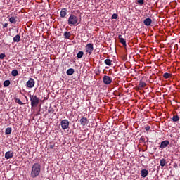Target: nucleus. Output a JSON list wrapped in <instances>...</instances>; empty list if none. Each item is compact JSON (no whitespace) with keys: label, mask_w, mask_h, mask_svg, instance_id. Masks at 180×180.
I'll list each match as a JSON object with an SVG mask.
<instances>
[{"label":"nucleus","mask_w":180,"mask_h":180,"mask_svg":"<svg viewBox=\"0 0 180 180\" xmlns=\"http://www.w3.org/2000/svg\"><path fill=\"white\" fill-rule=\"evenodd\" d=\"M150 129H151V127L150 126H147L145 128V130H146V131H148V130H150Z\"/></svg>","instance_id":"nucleus-34"},{"label":"nucleus","mask_w":180,"mask_h":180,"mask_svg":"<svg viewBox=\"0 0 180 180\" xmlns=\"http://www.w3.org/2000/svg\"><path fill=\"white\" fill-rule=\"evenodd\" d=\"M103 82L105 84V85H110L112 84V77L104 75L103 78Z\"/></svg>","instance_id":"nucleus-5"},{"label":"nucleus","mask_w":180,"mask_h":180,"mask_svg":"<svg viewBox=\"0 0 180 180\" xmlns=\"http://www.w3.org/2000/svg\"><path fill=\"white\" fill-rule=\"evenodd\" d=\"M160 167H165L167 165V160L165 158H162L160 161Z\"/></svg>","instance_id":"nucleus-17"},{"label":"nucleus","mask_w":180,"mask_h":180,"mask_svg":"<svg viewBox=\"0 0 180 180\" xmlns=\"http://www.w3.org/2000/svg\"><path fill=\"white\" fill-rule=\"evenodd\" d=\"M117 14L116 13H114L112 15V19H117Z\"/></svg>","instance_id":"nucleus-31"},{"label":"nucleus","mask_w":180,"mask_h":180,"mask_svg":"<svg viewBox=\"0 0 180 180\" xmlns=\"http://www.w3.org/2000/svg\"><path fill=\"white\" fill-rule=\"evenodd\" d=\"M30 98L32 108H37L39 103V99L37 96L30 94Z\"/></svg>","instance_id":"nucleus-2"},{"label":"nucleus","mask_w":180,"mask_h":180,"mask_svg":"<svg viewBox=\"0 0 180 180\" xmlns=\"http://www.w3.org/2000/svg\"><path fill=\"white\" fill-rule=\"evenodd\" d=\"M69 25H77L78 23V17L74 14H71L68 20Z\"/></svg>","instance_id":"nucleus-3"},{"label":"nucleus","mask_w":180,"mask_h":180,"mask_svg":"<svg viewBox=\"0 0 180 180\" xmlns=\"http://www.w3.org/2000/svg\"><path fill=\"white\" fill-rule=\"evenodd\" d=\"M5 57H6V56L5 55V53H1V54H0V59H1V60H4V58H5Z\"/></svg>","instance_id":"nucleus-30"},{"label":"nucleus","mask_w":180,"mask_h":180,"mask_svg":"<svg viewBox=\"0 0 180 180\" xmlns=\"http://www.w3.org/2000/svg\"><path fill=\"white\" fill-rule=\"evenodd\" d=\"M142 178H146L148 175V170L143 169L141 171Z\"/></svg>","instance_id":"nucleus-13"},{"label":"nucleus","mask_w":180,"mask_h":180,"mask_svg":"<svg viewBox=\"0 0 180 180\" xmlns=\"http://www.w3.org/2000/svg\"><path fill=\"white\" fill-rule=\"evenodd\" d=\"M11 85V81L9 80H5L4 82V86L8 87Z\"/></svg>","instance_id":"nucleus-23"},{"label":"nucleus","mask_w":180,"mask_h":180,"mask_svg":"<svg viewBox=\"0 0 180 180\" xmlns=\"http://www.w3.org/2000/svg\"><path fill=\"white\" fill-rule=\"evenodd\" d=\"M41 172V166L40 163H34L31 169L30 176L31 178H37L39 175H40V172Z\"/></svg>","instance_id":"nucleus-1"},{"label":"nucleus","mask_w":180,"mask_h":180,"mask_svg":"<svg viewBox=\"0 0 180 180\" xmlns=\"http://www.w3.org/2000/svg\"><path fill=\"white\" fill-rule=\"evenodd\" d=\"M5 158L6 160H11V158H13V151H8L5 153Z\"/></svg>","instance_id":"nucleus-10"},{"label":"nucleus","mask_w":180,"mask_h":180,"mask_svg":"<svg viewBox=\"0 0 180 180\" xmlns=\"http://www.w3.org/2000/svg\"><path fill=\"white\" fill-rule=\"evenodd\" d=\"M153 23V20L151 18H148L143 20V24L145 26H150Z\"/></svg>","instance_id":"nucleus-11"},{"label":"nucleus","mask_w":180,"mask_h":180,"mask_svg":"<svg viewBox=\"0 0 180 180\" xmlns=\"http://www.w3.org/2000/svg\"><path fill=\"white\" fill-rule=\"evenodd\" d=\"M105 64H106V65H109V67H110V65H112V60H110V59H106L104 61Z\"/></svg>","instance_id":"nucleus-22"},{"label":"nucleus","mask_w":180,"mask_h":180,"mask_svg":"<svg viewBox=\"0 0 180 180\" xmlns=\"http://www.w3.org/2000/svg\"><path fill=\"white\" fill-rule=\"evenodd\" d=\"M14 43H19L20 41V35L17 34L13 37Z\"/></svg>","instance_id":"nucleus-16"},{"label":"nucleus","mask_w":180,"mask_h":180,"mask_svg":"<svg viewBox=\"0 0 180 180\" xmlns=\"http://www.w3.org/2000/svg\"><path fill=\"white\" fill-rule=\"evenodd\" d=\"M15 103H18V105H23V103L19 98H15Z\"/></svg>","instance_id":"nucleus-28"},{"label":"nucleus","mask_w":180,"mask_h":180,"mask_svg":"<svg viewBox=\"0 0 180 180\" xmlns=\"http://www.w3.org/2000/svg\"><path fill=\"white\" fill-rule=\"evenodd\" d=\"M49 148H51L53 150V148H54V145H50Z\"/></svg>","instance_id":"nucleus-36"},{"label":"nucleus","mask_w":180,"mask_h":180,"mask_svg":"<svg viewBox=\"0 0 180 180\" xmlns=\"http://www.w3.org/2000/svg\"><path fill=\"white\" fill-rule=\"evenodd\" d=\"M84 56V51H79L77 55V58H82V56Z\"/></svg>","instance_id":"nucleus-25"},{"label":"nucleus","mask_w":180,"mask_h":180,"mask_svg":"<svg viewBox=\"0 0 180 180\" xmlns=\"http://www.w3.org/2000/svg\"><path fill=\"white\" fill-rule=\"evenodd\" d=\"M9 22H11V23H16V18L15 17L10 18Z\"/></svg>","instance_id":"nucleus-26"},{"label":"nucleus","mask_w":180,"mask_h":180,"mask_svg":"<svg viewBox=\"0 0 180 180\" xmlns=\"http://www.w3.org/2000/svg\"><path fill=\"white\" fill-rule=\"evenodd\" d=\"M66 74L68 75H72V74H74V69L72 68L68 69L66 72Z\"/></svg>","instance_id":"nucleus-21"},{"label":"nucleus","mask_w":180,"mask_h":180,"mask_svg":"<svg viewBox=\"0 0 180 180\" xmlns=\"http://www.w3.org/2000/svg\"><path fill=\"white\" fill-rule=\"evenodd\" d=\"M118 39L120 40V43H121V44H122L124 47H126V39L124 38H122V35H119Z\"/></svg>","instance_id":"nucleus-14"},{"label":"nucleus","mask_w":180,"mask_h":180,"mask_svg":"<svg viewBox=\"0 0 180 180\" xmlns=\"http://www.w3.org/2000/svg\"><path fill=\"white\" fill-rule=\"evenodd\" d=\"M35 84L36 82H34V79L33 78H30L26 83V86L27 88H34Z\"/></svg>","instance_id":"nucleus-7"},{"label":"nucleus","mask_w":180,"mask_h":180,"mask_svg":"<svg viewBox=\"0 0 180 180\" xmlns=\"http://www.w3.org/2000/svg\"><path fill=\"white\" fill-rule=\"evenodd\" d=\"M168 146H169V141L165 140L161 142L159 147L160 148L164 149V148H167Z\"/></svg>","instance_id":"nucleus-8"},{"label":"nucleus","mask_w":180,"mask_h":180,"mask_svg":"<svg viewBox=\"0 0 180 180\" xmlns=\"http://www.w3.org/2000/svg\"><path fill=\"white\" fill-rule=\"evenodd\" d=\"M3 27H8V23H5L3 25Z\"/></svg>","instance_id":"nucleus-35"},{"label":"nucleus","mask_w":180,"mask_h":180,"mask_svg":"<svg viewBox=\"0 0 180 180\" xmlns=\"http://www.w3.org/2000/svg\"><path fill=\"white\" fill-rule=\"evenodd\" d=\"M19 75V72H18V70H13L11 72V75L13 77H18V75Z\"/></svg>","instance_id":"nucleus-19"},{"label":"nucleus","mask_w":180,"mask_h":180,"mask_svg":"<svg viewBox=\"0 0 180 180\" xmlns=\"http://www.w3.org/2000/svg\"><path fill=\"white\" fill-rule=\"evenodd\" d=\"M60 18H65L67 16V8H62L60 13Z\"/></svg>","instance_id":"nucleus-12"},{"label":"nucleus","mask_w":180,"mask_h":180,"mask_svg":"<svg viewBox=\"0 0 180 180\" xmlns=\"http://www.w3.org/2000/svg\"><path fill=\"white\" fill-rule=\"evenodd\" d=\"M48 112L49 113H50L51 115L54 114V108L49 107L48 109Z\"/></svg>","instance_id":"nucleus-27"},{"label":"nucleus","mask_w":180,"mask_h":180,"mask_svg":"<svg viewBox=\"0 0 180 180\" xmlns=\"http://www.w3.org/2000/svg\"><path fill=\"white\" fill-rule=\"evenodd\" d=\"M80 123L82 126H86V124L89 123V120H88V118H86V117H83L80 119Z\"/></svg>","instance_id":"nucleus-9"},{"label":"nucleus","mask_w":180,"mask_h":180,"mask_svg":"<svg viewBox=\"0 0 180 180\" xmlns=\"http://www.w3.org/2000/svg\"><path fill=\"white\" fill-rule=\"evenodd\" d=\"M60 126L63 130H65V129H68L70 127V122L68 120H63L60 122Z\"/></svg>","instance_id":"nucleus-6"},{"label":"nucleus","mask_w":180,"mask_h":180,"mask_svg":"<svg viewBox=\"0 0 180 180\" xmlns=\"http://www.w3.org/2000/svg\"><path fill=\"white\" fill-rule=\"evenodd\" d=\"M146 86H147L146 82L141 81L138 85V89H143V88H146Z\"/></svg>","instance_id":"nucleus-15"},{"label":"nucleus","mask_w":180,"mask_h":180,"mask_svg":"<svg viewBox=\"0 0 180 180\" xmlns=\"http://www.w3.org/2000/svg\"><path fill=\"white\" fill-rule=\"evenodd\" d=\"M138 4H140L141 5L144 4V0H138Z\"/></svg>","instance_id":"nucleus-33"},{"label":"nucleus","mask_w":180,"mask_h":180,"mask_svg":"<svg viewBox=\"0 0 180 180\" xmlns=\"http://www.w3.org/2000/svg\"><path fill=\"white\" fill-rule=\"evenodd\" d=\"M173 122H178L179 120V117L178 115H174L172 117Z\"/></svg>","instance_id":"nucleus-29"},{"label":"nucleus","mask_w":180,"mask_h":180,"mask_svg":"<svg viewBox=\"0 0 180 180\" xmlns=\"http://www.w3.org/2000/svg\"><path fill=\"white\" fill-rule=\"evenodd\" d=\"M12 133V128L8 127L6 129L5 134H11Z\"/></svg>","instance_id":"nucleus-24"},{"label":"nucleus","mask_w":180,"mask_h":180,"mask_svg":"<svg viewBox=\"0 0 180 180\" xmlns=\"http://www.w3.org/2000/svg\"><path fill=\"white\" fill-rule=\"evenodd\" d=\"M171 77H172V74L168 72L164 73L163 75V78H165V79H168V78H171Z\"/></svg>","instance_id":"nucleus-18"},{"label":"nucleus","mask_w":180,"mask_h":180,"mask_svg":"<svg viewBox=\"0 0 180 180\" xmlns=\"http://www.w3.org/2000/svg\"><path fill=\"white\" fill-rule=\"evenodd\" d=\"M64 37H65V39H70V37H71V32H65L64 33Z\"/></svg>","instance_id":"nucleus-20"},{"label":"nucleus","mask_w":180,"mask_h":180,"mask_svg":"<svg viewBox=\"0 0 180 180\" xmlns=\"http://www.w3.org/2000/svg\"><path fill=\"white\" fill-rule=\"evenodd\" d=\"M140 141H142L143 143H146V138H144V136H141L140 139Z\"/></svg>","instance_id":"nucleus-32"},{"label":"nucleus","mask_w":180,"mask_h":180,"mask_svg":"<svg viewBox=\"0 0 180 180\" xmlns=\"http://www.w3.org/2000/svg\"><path fill=\"white\" fill-rule=\"evenodd\" d=\"M86 51L89 56H91L92 54V51H94V44H88L86 46Z\"/></svg>","instance_id":"nucleus-4"}]
</instances>
